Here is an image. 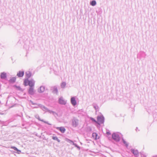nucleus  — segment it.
Here are the masks:
<instances>
[{"label": "nucleus", "mask_w": 157, "mask_h": 157, "mask_svg": "<svg viewBox=\"0 0 157 157\" xmlns=\"http://www.w3.org/2000/svg\"><path fill=\"white\" fill-rule=\"evenodd\" d=\"M0 78L2 79H6L7 78L6 73L5 72L1 73Z\"/></svg>", "instance_id": "2eb2a0df"}, {"label": "nucleus", "mask_w": 157, "mask_h": 157, "mask_svg": "<svg viewBox=\"0 0 157 157\" xmlns=\"http://www.w3.org/2000/svg\"><path fill=\"white\" fill-rule=\"evenodd\" d=\"M24 71H20L17 73V76L20 78L22 77L24 75Z\"/></svg>", "instance_id": "9b49d317"}, {"label": "nucleus", "mask_w": 157, "mask_h": 157, "mask_svg": "<svg viewBox=\"0 0 157 157\" xmlns=\"http://www.w3.org/2000/svg\"><path fill=\"white\" fill-rule=\"evenodd\" d=\"M80 144H82V143L81 142H80Z\"/></svg>", "instance_id": "c9c22d12"}, {"label": "nucleus", "mask_w": 157, "mask_h": 157, "mask_svg": "<svg viewBox=\"0 0 157 157\" xmlns=\"http://www.w3.org/2000/svg\"><path fill=\"white\" fill-rule=\"evenodd\" d=\"M138 157H146V155L143 152H140L139 156Z\"/></svg>", "instance_id": "4be33fe9"}, {"label": "nucleus", "mask_w": 157, "mask_h": 157, "mask_svg": "<svg viewBox=\"0 0 157 157\" xmlns=\"http://www.w3.org/2000/svg\"><path fill=\"white\" fill-rule=\"evenodd\" d=\"M18 154H20L21 152V151L19 149H18L17 151Z\"/></svg>", "instance_id": "72a5a7b5"}, {"label": "nucleus", "mask_w": 157, "mask_h": 157, "mask_svg": "<svg viewBox=\"0 0 157 157\" xmlns=\"http://www.w3.org/2000/svg\"><path fill=\"white\" fill-rule=\"evenodd\" d=\"M28 92L29 94L33 95L34 94L35 91L34 90V87H29Z\"/></svg>", "instance_id": "0eeeda50"}, {"label": "nucleus", "mask_w": 157, "mask_h": 157, "mask_svg": "<svg viewBox=\"0 0 157 157\" xmlns=\"http://www.w3.org/2000/svg\"><path fill=\"white\" fill-rule=\"evenodd\" d=\"M72 126L73 127H76L79 124V120L76 118L74 117L71 120Z\"/></svg>", "instance_id": "7ed1b4c3"}, {"label": "nucleus", "mask_w": 157, "mask_h": 157, "mask_svg": "<svg viewBox=\"0 0 157 157\" xmlns=\"http://www.w3.org/2000/svg\"><path fill=\"white\" fill-rule=\"evenodd\" d=\"M29 80L28 78L25 79L24 81V85L25 86H27L28 85V83L29 82Z\"/></svg>", "instance_id": "a211bd4d"}, {"label": "nucleus", "mask_w": 157, "mask_h": 157, "mask_svg": "<svg viewBox=\"0 0 157 157\" xmlns=\"http://www.w3.org/2000/svg\"><path fill=\"white\" fill-rule=\"evenodd\" d=\"M122 140L123 143L124 144L125 146L126 147H127L128 146V144L126 142V141L124 140L123 138H122Z\"/></svg>", "instance_id": "b1692460"}, {"label": "nucleus", "mask_w": 157, "mask_h": 157, "mask_svg": "<svg viewBox=\"0 0 157 157\" xmlns=\"http://www.w3.org/2000/svg\"><path fill=\"white\" fill-rule=\"evenodd\" d=\"M130 151L135 157H138L139 156V154L137 150L132 148L130 149Z\"/></svg>", "instance_id": "39448f33"}, {"label": "nucleus", "mask_w": 157, "mask_h": 157, "mask_svg": "<svg viewBox=\"0 0 157 157\" xmlns=\"http://www.w3.org/2000/svg\"><path fill=\"white\" fill-rule=\"evenodd\" d=\"M106 133L108 135H110L111 134L110 132L109 131L106 132Z\"/></svg>", "instance_id": "473e14b6"}, {"label": "nucleus", "mask_w": 157, "mask_h": 157, "mask_svg": "<svg viewBox=\"0 0 157 157\" xmlns=\"http://www.w3.org/2000/svg\"><path fill=\"white\" fill-rule=\"evenodd\" d=\"M94 108L95 109V110H97L98 109V106L96 104H94L93 105Z\"/></svg>", "instance_id": "c85d7f7f"}, {"label": "nucleus", "mask_w": 157, "mask_h": 157, "mask_svg": "<svg viewBox=\"0 0 157 157\" xmlns=\"http://www.w3.org/2000/svg\"><path fill=\"white\" fill-rule=\"evenodd\" d=\"M58 103L61 105H65L67 103V101L64 100L62 97H61L59 99Z\"/></svg>", "instance_id": "423d86ee"}, {"label": "nucleus", "mask_w": 157, "mask_h": 157, "mask_svg": "<svg viewBox=\"0 0 157 157\" xmlns=\"http://www.w3.org/2000/svg\"><path fill=\"white\" fill-rule=\"evenodd\" d=\"M90 4L93 6H95L96 4V2L95 0H92L90 2Z\"/></svg>", "instance_id": "aec40b11"}, {"label": "nucleus", "mask_w": 157, "mask_h": 157, "mask_svg": "<svg viewBox=\"0 0 157 157\" xmlns=\"http://www.w3.org/2000/svg\"><path fill=\"white\" fill-rule=\"evenodd\" d=\"M156 157H157V156H156Z\"/></svg>", "instance_id": "58836bf2"}, {"label": "nucleus", "mask_w": 157, "mask_h": 157, "mask_svg": "<svg viewBox=\"0 0 157 157\" xmlns=\"http://www.w3.org/2000/svg\"><path fill=\"white\" fill-rule=\"evenodd\" d=\"M52 114L55 117L58 116V114L54 111H53Z\"/></svg>", "instance_id": "c756f323"}, {"label": "nucleus", "mask_w": 157, "mask_h": 157, "mask_svg": "<svg viewBox=\"0 0 157 157\" xmlns=\"http://www.w3.org/2000/svg\"><path fill=\"white\" fill-rule=\"evenodd\" d=\"M138 56H139V54H138L137 55V57H138Z\"/></svg>", "instance_id": "e433bc0d"}, {"label": "nucleus", "mask_w": 157, "mask_h": 157, "mask_svg": "<svg viewBox=\"0 0 157 157\" xmlns=\"http://www.w3.org/2000/svg\"><path fill=\"white\" fill-rule=\"evenodd\" d=\"M156 156H157V155H156Z\"/></svg>", "instance_id": "ea45409f"}, {"label": "nucleus", "mask_w": 157, "mask_h": 157, "mask_svg": "<svg viewBox=\"0 0 157 157\" xmlns=\"http://www.w3.org/2000/svg\"><path fill=\"white\" fill-rule=\"evenodd\" d=\"M56 129L59 130L61 133H64L66 131L65 128L63 127H57Z\"/></svg>", "instance_id": "f8f14e48"}, {"label": "nucleus", "mask_w": 157, "mask_h": 157, "mask_svg": "<svg viewBox=\"0 0 157 157\" xmlns=\"http://www.w3.org/2000/svg\"><path fill=\"white\" fill-rule=\"evenodd\" d=\"M16 80V78L15 77H13L10 78L9 81L11 83H14L15 82Z\"/></svg>", "instance_id": "f3484780"}, {"label": "nucleus", "mask_w": 157, "mask_h": 157, "mask_svg": "<svg viewBox=\"0 0 157 157\" xmlns=\"http://www.w3.org/2000/svg\"><path fill=\"white\" fill-rule=\"evenodd\" d=\"M90 119L93 122H94L95 123H98L97 121L94 119V118H93V117H90Z\"/></svg>", "instance_id": "cd10ccee"}, {"label": "nucleus", "mask_w": 157, "mask_h": 157, "mask_svg": "<svg viewBox=\"0 0 157 157\" xmlns=\"http://www.w3.org/2000/svg\"><path fill=\"white\" fill-rule=\"evenodd\" d=\"M25 74L26 78L28 79L31 76L32 73L30 71H27L25 72Z\"/></svg>", "instance_id": "dca6fc26"}, {"label": "nucleus", "mask_w": 157, "mask_h": 157, "mask_svg": "<svg viewBox=\"0 0 157 157\" xmlns=\"http://www.w3.org/2000/svg\"><path fill=\"white\" fill-rule=\"evenodd\" d=\"M35 117L38 119L39 121H41L42 122H44V123H46V124H48V125H51V124L50 123H49L48 122V121H44V120H43V119H41L40 117L38 115V114H36V115L35 116Z\"/></svg>", "instance_id": "9d476101"}, {"label": "nucleus", "mask_w": 157, "mask_h": 157, "mask_svg": "<svg viewBox=\"0 0 157 157\" xmlns=\"http://www.w3.org/2000/svg\"><path fill=\"white\" fill-rule=\"evenodd\" d=\"M119 133L118 132H113L112 135V138L116 142H119L120 140Z\"/></svg>", "instance_id": "f03ea898"}, {"label": "nucleus", "mask_w": 157, "mask_h": 157, "mask_svg": "<svg viewBox=\"0 0 157 157\" xmlns=\"http://www.w3.org/2000/svg\"><path fill=\"white\" fill-rule=\"evenodd\" d=\"M97 119L99 124H103L104 122L105 118L103 115L98 116Z\"/></svg>", "instance_id": "20e7f679"}, {"label": "nucleus", "mask_w": 157, "mask_h": 157, "mask_svg": "<svg viewBox=\"0 0 157 157\" xmlns=\"http://www.w3.org/2000/svg\"><path fill=\"white\" fill-rule=\"evenodd\" d=\"M136 132H137L138 131H139L140 130L138 129V127H136Z\"/></svg>", "instance_id": "f704fd0d"}, {"label": "nucleus", "mask_w": 157, "mask_h": 157, "mask_svg": "<svg viewBox=\"0 0 157 157\" xmlns=\"http://www.w3.org/2000/svg\"><path fill=\"white\" fill-rule=\"evenodd\" d=\"M66 141L67 142H68L69 143H70L71 144H72L73 145V143H74L72 140L69 139H67V138L66 139Z\"/></svg>", "instance_id": "5701e85b"}, {"label": "nucleus", "mask_w": 157, "mask_h": 157, "mask_svg": "<svg viewBox=\"0 0 157 157\" xmlns=\"http://www.w3.org/2000/svg\"><path fill=\"white\" fill-rule=\"evenodd\" d=\"M73 145L76 147L77 148V149H78V150H80V147L79 146H78L77 144L75 143H73Z\"/></svg>", "instance_id": "a878e982"}, {"label": "nucleus", "mask_w": 157, "mask_h": 157, "mask_svg": "<svg viewBox=\"0 0 157 157\" xmlns=\"http://www.w3.org/2000/svg\"><path fill=\"white\" fill-rule=\"evenodd\" d=\"M66 85V83L65 82H62L61 85V88H64Z\"/></svg>", "instance_id": "393cba45"}, {"label": "nucleus", "mask_w": 157, "mask_h": 157, "mask_svg": "<svg viewBox=\"0 0 157 157\" xmlns=\"http://www.w3.org/2000/svg\"><path fill=\"white\" fill-rule=\"evenodd\" d=\"M52 138L53 140L57 141L58 142H60V140L58 138L57 136H53L52 137Z\"/></svg>", "instance_id": "6ab92c4d"}, {"label": "nucleus", "mask_w": 157, "mask_h": 157, "mask_svg": "<svg viewBox=\"0 0 157 157\" xmlns=\"http://www.w3.org/2000/svg\"><path fill=\"white\" fill-rule=\"evenodd\" d=\"M98 136L97 134L96 133H93L92 135V136L94 138L95 140L97 139V137Z\"/></svg>", "instance_id": "412c9836"}, {"label": "nucleus", "mask_w": 157, "mask_h": 157, "mask_svg": "<svg viewBox=\"0 0 157 157\" xmlns=\"http://www.w3.org/2000/svg\"><path fill=\"white\" fill-rule=\"evenodd\" d=\"M35 81L33 79L29 80L28 83V85L29 86V87H34Z\"/></svg>", "instance_id": "1a4fd4ad"}, {"label": "nucleus", "mask_w": 157, "mask_h": 157, "mask_svg": "<svg viewBox=\"0 0 157 157\" xmlns=\"http://www.w3.org/2000/svg\"><path fill=\"white\" fill-rule=\"evenodd\" d=\"M11 148H13V149H14V150L16 151H17V150L18 149L16 147L14 146L12 147H11Z\"/></svg>", "instance_id": "7c9ffc66"}, {"label": "nucleus", "mask_w": 157, "mask_h": 157, "mask_svg": "<svg viewBox=\"0 0 157 157\" xmlns=\"http://www.w3.org/2000/svg\"><path fill=\"white\" fill-rule=\"evenodd\" d=\"M14 86L16 87L18 90H21L22 89L20 86H18L16 85H14Z\"/></svg>", "instance_id": "bb28decb"}, {"label": "nucleus", "mask_w": 157, "mask_h": 157, "mask_svg": "<svg viewBox=\"0 0 157 157\" xmlns=\"http://www.w3.org/2000/svg\"><path fill=\"white\" fill-rule=\"evenodd\" d=\"M45 87L44 86H41L38 89V91L39 93H43L45 90Z\"/></svg>", "instance_id": "4468645a"}, {"label": "nucleus", "mask_w": 157, "mask_h": 157, "mask_svg": "<svg viewBox=\"0 0 157 157\" xmlns=\"http://www.w3.org/2000/svg\"><path fill=\"white\" fill-rule=\"evenodd\" d=\"M75 98V97H71V103L73 106H75L77 104Z\"/></svg>", "instance_id": "6e6552de"}, {"label": "nucleus", "mask_w": 157, "mask_h": 157, "mask_svg": "<svg viewBox=\"0 0 157 157\" xmlns=\"http://www.w3.org/2000/svg\"><path fill=\"white\" fill-rule=\"evenodd\" d=\"M35 105V106L37 105V106H38V105Z\"/></svg>", "instance_id": "4c0bfd02"}, {"label": "nucleus", "mask_w": 157, "mask_h": 157, "mask_svg": "<svg viewBox=\"0 0 157 157\" xmlns=\"http://www.w3.org/2000/svg\"><path fill=\"white\" fill-rule=\"evenodd\" d=\"M47 112L50 114H52L53 113V111L49 110L48 109Z\"/></svg>", "instance_id": "2f4dec72"}, {"label": "nucleus", "mask_w": 157, "mask_h": 157, "mask_svg": "<svg viewBox=\"0 0 157 157\" xmlns=\"http://www.w3.org/2000/svg\"><path fill=\"white\" fill-rule=\"evenodd\" d=\"M51 90H52V92L54 94H57L58 90L57 87L56 86L51 87Z\"/></svg>", "instance_id": "ddd939ff"}, {"label": "nucleus", "mask_w": 157, "mask_h": 157, "mask_svg": "<svg viewBox=\"0 0 157 157\" xmlns=\"http://www.w3.org/2000/svg\"><path fill=\"white\" fill-rule=\"evenodd\" d=\"M30 102L31 103L32 105H38L37 106L34 107V108H37L39 107L43 111H45V112H47L48 109L45 106L41 104H37L36 103H34L31 100H30Z\"/></svg>", "instance_id": "f257e3e1"}]
</instances>
